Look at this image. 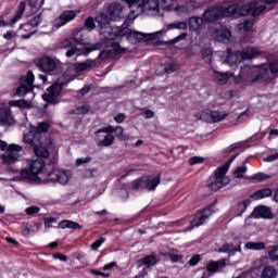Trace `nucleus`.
Returning a JSON list of instances; mask_svg holds the SVG:
<instances>
[{"label":"nucleus","instance_id":"nucleus-1","mask_svg":"<svg viewBox=\"0 0 278 278\" xmlns=\"http://www.w3.org/2000/svg\"><path fill=\"white\" fill-rule=\"evenodd\" d=\"M96 23H98L100 34L102 38H104V43L106 47H111V50L101 52V58H112V55H121V53H125L127 51V49L122 48L121 43L116 41L121 26L110 25V17L104 13H99L96 16Z\"/></svg>","mask_w":278,"mask_h":278},{"label":"nucleus","instance_id":"nucleus-2","mask_svg":"<svg viewBox=\"0 0 278 278\" xmlns=\"http://www.w3.org/2000/svg\"><path fill=\"white\" fill-rule=\"evenodd\" d=\"M75 76L71 75V70L65 71L54 83L47 89V92L42 94L43 101L49 105H58L60 101H58V97L62 94V90L64 86L71 84Z\"/></svg>","mask_w":278,"mask_h":278},{"label":"nucleus","instance_id":"nucleus-3","mask_svg":"<svg viewBox=\"0 0 278 278\" xmlns=\"http://www.w3.org/2000/svg\"><path fill=\"white\" fill-rule=\"evenodd\" d=\"M238 11V4H231L227 8L223 5L211 7L204 11L202 16L205 23H216L220 18H236V12Z\"/></svg>","mask_w":278,"mask_h":278},{"label":"nucleus","instance_id":"nucleus-4","mask_svg":"<svg viewBox=\"0 0 278 278\" xmlns=\"http://www.w3.org/2000/svg\"><path fill=\"white\" fill-rule=\"evenodd\" d=\"M247 72L252 73V81H268L270 79V73L275 77H278V61H273L269 65H262L255 72L249 66L241 67V75H244Z\"/></svg>","mask_w":278,"mask_h":278},{"label":"nucleus","instance_id":"nucleus-5","mask_svg":"<svg viewBox=\"0 0 278 278\" xmlns=\"http://www.w3.org/2000/svg\"><path fill=\"white\" fill-rule=\"evenodd\" d=\"M268 12V7L264 3L263 0H252L247 4H242L241 7L237 4L236 18H240V16H262V14H266Z\"/></svg>","mask_w":278,"mask_h":278},{"label":"nucleus","instance_id":"nucleus-6","mask_svg":"<svg viewBox=\"0 0 278 278\" xmlns=\"http://www.w3.org/2000/svg\"><path fill=\"white\" fill-rule=\"evenodd\" d=\"M238 155L239 154L232 155L229 159L227 164L222 165L220 167H218L215 170V175L213 177V180L208 185V188H211V190L213 192H218V190H220L222 188H225V186H229L231 180L229 179V177H227L225 175H227V173L229 170V164H231L236 160V157H238Z\"/></svg>","mask_w":278,"mask_h":278},{"label":"nucleus","instance_id":"nucleus-7","mask_svg":"<svg viewBox=\"0 0 278 278\" xmlns=\"http://www.w3.org/2000/svg\"><path fill=\"white\" fill-rule=\"evenodd\" d=\"M45 169V161L42 159H37L30 161L28 168H24L20 173V179L26 181L27 184H35V181L40 180V173Z\"/></svg>","mask_w":278,"mask_h":278},{"label":"nucleus","instance_id":"nucleus-8","mask_svg":"<svg viewBox=\"0 0 278 278\" xmlns=\"http://www.w3.org/2000/svg\"><path fill=\"white\" fill-rule=\"evenodd\" d=\"M227 53L226 62L230 65L240 64V62H244V60H253V58H260V55H262V51L255 48H247L242 51L238 50L235 53H231V49H228Z\"/></svg>","mask_w":278,"mask_h":278},{"label":"nucleus","instance_id":"nucleus-9","mask_svg":"<svg viewBox=\"0 0 278 278\" xmlns=\"http://www.w3.org/2000/svg\"><path fill=\"white\" fill-rule=\"evenodd\" d=\"M129 8H141L148 16H157L160 14V0H123Z\"/></svg>","mask_w":278,"mask_h":278},{"label":"nucleus","instance_id":"nucleus-10","mask_svg":"<svg viewBox=\"0 0 278 278\" xmlns=\"http://www.w3.org/2000/svg\"><path fill=\"white\" fill-rule=\"evenodd\" d=\"M216 203H218V201L214 200L210 206L198 212L193 219L190 222V227L186 228V231H192L194 227H201V225H205V223L210 220V216L214 214V207H216Z\"/></svg>","mask_w":278,"mask_h":278},{"label":"nucleus","instance_id":"nucleus-11","mask_svg":"<svg viewBox=\"0 0 278 278\" xmlns=\"http://www.w3.org/2000/svg\"><path fill=\"white\" fill-rule=\"evenodd\" d=\"M45 175L46 181L50 184H60L61 186H66V184L71 181V177H73V174H71L70 170L59 168H53L50 172H45Z\"/></svg>","mask_w":278,"mask_h":278},{"label":"nucleus","instance_id":"nucleus-12","mask_svg":"<svg viewBox=\"0 0 278 278\" xmlns=\"http://www.w3.org/2000/svg\"><path fill=\"white\" fill-rule=\"evenodd\" d=\"M49 123L41 122L35 127L33 130H30L28 134L24 135V141L27 144H36V140H42L46 139L42 137V134H47L49 131Z\"/></svg>","mask_w":278,"mask_h":278},{"label":"nucleus","instance_id":"nucleus-13","mask_svg":"<svg viewBox=\"0 0 278 278\" xmlns=\"http://www.w3.org/2000/svg\"><path fill=\"white\" fill-rule=\"evenodd\" d=\"M21 151H23V147L15 143L10 144L7 149V152L2 154L3 164L10 166L11 164L18 162V159L21 157Z\"/></svg>","mask_w":278,"mask_h":278},{"label":"nucleus","instance_id":"nucleus-14","mask_svg":"<svg viewBox=\"0 0 278 278\" xmlns=\"http://www.w3.org/2000/svg\"><path fill=\"white\" fill-rule=\"evenodd\" d=\"M34 152L37 157H49V149L53 147V140L51 139H35Z\"/></svg>","mask_w":278,"mask_h":278},{"label":"nucleus","instance_id":"nucleus-15","mask_svg":"<svg viewBox=\"0 0 278 278\" xmlns=\"http://www.w3.org/2000/svg\"><path fill=\"white\" fill-rule=\"evenodd\" d=\"M34 73L28 72L26 76H22L20 79V86L16 89L17 97H25L28 92L34 90Z\"/></svg>","mask_w":278,"mask_h":278},{"label":"nucleus","instance_id":"nucleus-16","mask_svg":"<svg viewBox=\"0 0 278 278\" xmlns=\"http://www.w3.org/2000/svg\"><path fill=\"white\" fill-rule=\"evenodd\" d=\"M77 14H79V10L63 11L61 15L52 22L53 28L60 29V27H64V25L71 23V21H75V18H77Z\"/></svg>","mask_w":278,"mask_h":278},{"label":"nucleus","instance_id":"nucleus-17","mask_svg":"<svg viewBox=\"0 0 278 278\" xmlns=\"http://www.w3.org/2000/svg\"><path fill=\"white\" fill-rule=\"evenodd\" d=\"M58 64H60V60L51 56H42L37 62V66L42 71V73H53V71L58 68Z\"/></svg>","mask_w":278,"mask_h":278},{"label":"nucleus","instance_id":"nucleus-18","mask_svg":"<svg viewBox=\"0 0 278 278\" xmlns=\"http://www.w3.org/2000/svg\"><path fill=\"white\" fill-rule=\"evenodd\" d=\"M27 8V3L25 1L20 2V5L15 12V15L9 21L0 20V27H14L16 22L23 18V14H25V9Z\"/></svg>","mask_w":278,"mask_h":278},{"label":"nucleus","instance_id":"nucleus-19","mask_svg":"<svg viewBox=\"0 0 278 278\" xmlns=\"http://www.w3.org/2000/svg\"><path fill=\"white\" fill-rule=\"evenodd\" d=\"M124 36H127L128 38H135V40H144V34L140 31H132L127 27L126 23L121 26L116 40H118L119 38H124Z\"/></svg>","mask_w":278,"mask_h":278},{"label":"nucleus","instance_id":"nucleus-20","mask_svg":"<svg viewBox=\"0 0 278 278\" xmlns=\"http://www.w3.org/2000/svg\"><path fill=\"white\" fill-rule=\"evenodd\" d=\"M96 134H115L118 140H123V138H125V128H123V126L114 127L112 125H109L106 127L98 129Z\"/></svg>","mask_w":278,"mask_h":278},{"label":"nucleus","instance_id":"nucleus-21","mask_svg":"<svg viewBox=\"0 0 278 278\" xmlns=\"http://www.w3.org/2000/svg\"><path fill=\"white\" fill-rule=\"evenodd\" d=\"M108 14L111 16L112 21L123 18V5L118 2L111 3L108 8Z\"/></svg>","mask_w":278,"mask_h":278},{"label":"nucleus","instance_id":"nucleus-22","mask_svg":"<svg viewBox=\"0 0 278 278\" xmlns=\"http://www.w3.org/2000/svg\"><path fill=\"white\" fill-rule=\"evenodd\" d=\"M3 125H14V116L8 108H0V127Z\"/></svg>","mask_w":278,"mask_h":278},{"label":"nucleus","instance_id":"nucleus-23","mask_svg":"<svg viewBox=\"0 0 278 278\" xmlns=\"http://www.w3.org/2000/svg\"><path fill=\"white\" fill-rule=\"evenodd\" d=\"M92 51H94V49H90V48L78 49L77 47L72 46L71 48L67 49L65 55L66 58H73L74 55H90Z\"/></svg>","mask_w":278,"mask_h":278},{"label":"nucleus","instance_id":"nucleus-24","mask_svg":"<svg viewBox=\"0 0 278 278\" xmlns=\"http://www.w3.org/2000/svg\"><path fill=\"white\" fill-rule=\"evenodd\" d=\"M270 208L267 206H256L253 212L250 214V218H269Z\"/></svg>","mask_w":278,"mask_h":278},{"label":"nucleus","instance_id":"nucleus-25","mask_svg":"<svg viewBox=\"0 0 278 278\" xmlns=\"http://www.w3.org/2000/svg\"><path fill=\"white\" fill-rule=\"evenodd\" d=\"M207 24L205 17L192 16L189 18L188 25L191 31H199L203 25Z\"/></svg>","mask_w":278,"mask_h":278},{"label":"nucleus","instance_id":"nucleus-26","mask_svg":"<svg viewBox=\"0 0 278 278\" xmlns=\"http://www.w3.org/2000/svg\"><path fill=\"white\" fill-rule=\"evenodd\" d=\"M231 77H233V73L231 72L220 73L215 71L213 73L214 81H216L217 84H220V86H225V84H227V81H229Z\"/></svg>","mask_w":278,"mask_h":278},{"label":"nucleus","instance_id":"nucleus-27","mask_svg":"<svg viewBox=\"0 0 278 278\" xmlns=\"http://www.w3.org/2000/svg\"><path fill=\"white\" fill-rule=\"evenodd\" d=\"M160 262V258L155 253L144 256L143 258L138 261V265L140 266H147V268H151L152 266H155Z\"/></svg>","mask_w":278,"mask_h":278},{"label":"nucleus","instance_id":"nucleus-28","mask_svg":"<svg viewBox=\"0 0 278 278\" xmlns=\"http://www.w3.org/2000/svg\"><path fill=\"white\" fill-rule=\"evenodd\" d=\"M227 266V260H219V261H210L206 265L207 273H218L220 268H225Z\"/></svg>","mask_w":278,"mask_h":278},{"label":"nucleus","instance_id":"nucleus-29","mask_svg":"<svg viewBox=\"0 0 278 278\" xmlns=\"http://www.w3.org/2000/svg\"><path fill=\"white\" fill-rule=\"evenodd\" d=\"M240 251H242L240 245L235 247L233 243H226L217 250V253H228V255H236V253H240Z\"/></svg>","mask_w":278,"mask_h":278},{"label":"nucleus","instance_id":"nucleus-30","mask_svg":"<svg viewBox=\"0 0 278 278\" xmlns=\"http://www.w3.org/2000/svg\"><path fill=\"white\" fill-rule=\"evenodd\" d=\"M75 71L84 73V71H92L94 68V61L87 60L85 62H76L74 64Z\"/></svg>","mask_w":278,"mask_h":278},{"label":"nucleus","instance_id":"nucleus-31","mask_svg":"<svg viewBox=\"0 0 278 278\" xmlns=\"http://www.w3.org/2000/svg\"><path fill=\"white\" fill-rule=\"evenodd\" d=\"M249 205H251V200H243L238 202L235 208V216H242L247 212Z\"/></svg>","mask_w":278,"mask_h":278},{"label":"nucleus","instance_id":"nucleus-32","mask_svg":"<svg viewBox=\"0 0 278 278\" xmlns=\"http://www.w3.org/2000/svg\"><path fill=\"white\" fill-rule=\"evenodd\" d=\"M268 197H273V190H270L269 188H266V189H261L254 192L251 195V199H253V201H260V199H266Z\"/></svg>","mask_w":278,"mask_h":278},{"label":"nucleus","instance_id":"nucleus-33","mask_svg":"<svg viewBox=\"0 0 278 278\" xmlns=\"http://www.w3.org/2000/svg\"><path fill=\"white\" fill-rule=\"evenodd\" d=\"M42 23V13H39L28 20V24H24L20 26V29H25V27H38Z\"/></svg>","mask_w":278,"mask_h":278},{"label":"nucleus","instance_id":"nucleus-34","mask_svg":"<svg viewBox=\"0 0 278 278\" xmlns=\"http://www.w3.org/2000/svg\"><path fill=\"white\" fill-rule=\"evenodd\" d=\"M160 181H161L160 176H156L153 179L144 178L146 190H148L149 192L155 190V188L160 186Z\"/></svg>","mask_w":278,"mask_h":278},{"label":"nucleus","instance_id":"nucleus-35","mask_svg":"<svg viewBox=\"0 0 278 278\" xmlns=\"http://www.w3.org/2000/svg\"><path fill=\"white\" fill-rule=\"evenodd\" d=\"M59 228L60 229H81V225H79V223L77 222L63 219L59 223Z\"/></svg>","mask_w":278,"mask_h":278},{"label":"nucleus","instance_id":"nucleus-36","mask_svg":"<svg viewBox=\"0 0 278 278\" xmlns=\"http://www.w3.org/2000/svg\"><path fill=\"white\" fill-rule=\"evenodd\" d=\"M106 135L104 136L103 140H99L97 146L98 147H112L114 144L115 137L112 135V132H105Z\"/></svg>","mask_w":278,"mask_h":278},{"label":"nucleus","instance_id":"nucleus-37","mask_svg":"<svg viewBox=\"0 0 278 278\" xmlns=\"http://www.w3.org/2000/svg\"><path fill=\"white\" fill-rule=\"evenodd\" d=\"M261 278H277V269L274 266L264 267Z\"/></svg>","mask_w":278,"mask_h":278},{"label":"nucleus","instance_id":"nucleus-38","mask_svg":"<svg viewBox=\"0 0 278 278\" xmlns=\"http://www.w3.org/2000/svg\"><path fill=\"white\" fill-rule=\"evenodd\" d=\"M170 29H188V23L175 21L174 23H170L166 26V31H170Z\"/></svg>","mask_w":278,"mask_h":278},{"label":"nucleus","instance_id":"nucleus-39","mask_svg":"<svg viewBox=\"0 0 278 278\" xmlns=\"http://www.w3.org/2000/svg\"><path fill=\"white\" fill-rule=\"evenodd\" d=\"M245 249L249 251H264L266 249V243L264 242H248L245 243Z\"/></svg>","mask_w":278,"mask_h":278},{"label":"nucleus","instance_id":"nucleus-40","mask_svg":"<svg viewBox=\"0 0 278 278\" xmlns=\"http://www.w3.org/2000/svg\"><path fill=\"white\" fill-rule=\"evenodd\" d=\"M226 116H229V114L225 112L211 111L212 123H220V121H225Z\"/></svg>","mask_w":278,"mask_h":278},{"label":"nucleus","instance_id":"nucleus-41","mask_svg":"<svg viewBox=\"0 0 278 278\" xmlns=\"http://www.w3.org/2000/svg\"><path fill=\"white\" fill-rule=\"evenodd\" d=\"M162 68L164 73H166L167 75H170L172 73H175V71H179V63L172 62V63H168L167 65H162Z\"/></svg>","mask_w":278,"mask_h":278},{"label":"nucleus","instance_id":"nucleus-42","mask_svg":"<svg viewBox=\"0 0 278 278\" xmlns=\"http://www.w3.org/2000/svg\"><path fill=\"white\" fill-rule=\"evenodd\" d=\"M247 179H250L251 181H266V179H270V176L264 173H256L252 176H249Z\"/></svg>","mask_w":278,"mask_h":278},{"label":"nucleus","instance_id":"nucleus-43","mask_svg":"<svg viewBox=\"0 0 278 278\" xmlns=\"http://www.w3.org/2000/svg\"><path fill=\"white\" fill-rule=\"evenodd\" d=\"M74 46H75V37H70V38L63 39L59 43L60 49H71Z\"/></svg>","mask_w":278,"mask_h":278},{"label":"nucleus","instance_id":"nucleus-44","mask_svg":"<svg viewBox=\"0 0 278 278\" xmlns=\"http://www.w3.org/2000/svg\"><path fill=\"white\" fill-rule=\"evenodd\" d=\"M131 190H144V177L135 179L131 182Z\"/></svg>","mask_w":278,"mask_h":278},{"label":"nucleus","instance_id":"nucleus-45","mask_svg":"<svg viewBox=\"0 0 278 278\" xmlns=\"http://www.w3.org/2000/svg\"><path fill=\"white\" fill-rule=\"evenodd\" d=\"M247 170H248L247 166H239L233 169L232 175L236 179H242Z\"/></svg>","mask_w":278,"mask_h":278},{"label":"nucleus","instance_id":"nucleus-46","mask_svg":"<svg viewBox=\"0 0 278 278\" xmlns=\"http://www.w3.org/2000/svg\"><path fill=\"white\" fill-rule=\"evenodd\" d=\"M202 59L206 64H212V50L210 48L202 50Z\"/></svg>","mask_w":278,"mask_h":278},{"label":"nucleus","instance_id":"nucleus-47","mask_svg":"<svg viewBox=\"0 0 278 278\" xmlns=\"http://www.w3.org/2000/svg\"><path fill=\"white\" fill-rule=\"evenodd\" d=\"M200 121L204 123H212V111H202L200 113Z\"/></svg>","mask_w":278,"mask_h":278},{"label":"nucleus","instance_id":"nucleus-48","mask_svg":"<svg viewBox=\"0 0 278 278\" xmlns=\"http://www.w3.org/2000/svg\"><path fill=\"white\" fill-rule=\"evenodd\" d=\"M9 105L11 108H27V101L26 100H12L9 102Z\"/></svg>","mask_w":278,"mask_h":278},{"label":"nucleus","instance_id":"nucleus-49","mask_svg":"<svg viewBox=\"0 0 278 278\" xmlns=\"http://www.w3.org/2000/svg\"><path fill=\"white\" fill-rule=\"evenodd\" d=\"M249 119V111L242 112L240 115H238L235 125H239V123H247Z\"/></svg>","mask_w":278,"mask_h":278},{"label":"nucleus","instance_id":"nucleus-50","mask_svg":"<svg viewBox=\"0 0 278 278\" xmlns=\"http://www.w3.org/2000/svg\"><path fill=\"white\" fill-rule=\"evenodd\" d=\"M105 242V237H101L100 239L96 240L93 243H91V250L98 251V249Z\"/></svg>","mask_w":278,"mask_h":278},{"label":"nucleus","instance_id":"nucleus-51","mask_svg":"<svg viewBox=\"0 0 278 278\" xmlns=\"http://www.w3.org/2000/svg\"><path fill=\"white\" fill-rule=\"evenodd\" d=\"M203 162H205V159L201 156H192L189 159L190 166H194L197 164H203Z\"/></svg>","mask_w":278,"mask_h":278},{"label":"nucleus","instance_id":"nucleus-52","mask_svg":"<svg viewBox=\"0 0 278 278\" xmlns=\"http://www.w3.org/2000/svg\"><path fill=\"white\" fill-rule=\"evenodd\" d=\"M90 112V105L85 104L81 106H78L76 109V114L80 115V114H88Z\"/></svg>","mask_w":278,"mask_h":278},{"label":"nucleus","instance_id":"nucleus-53","mask_svg":"<svg viewBox=\"0 0 278 278\" xmlns=\"http://www.w3.org/2000/svg\"><path fill=\"white\" fill-rule=\"evenodd\" d=\"M25 212L28 216H34V214H38L40 212V208L36 205H33L27 207Z\"/></svg>","mask_w":278,"mask_h":278},{"label":"nucleus","instance_id":"nucleus-54","mask_svg":"<svg viewBox=\"0 0 278 278\" xmlns=\"http://www.w3.org/2000/svg\"><path fill=\"white\" fill-rule=\"evenodd\" d=\"M85 27H87V29H94V27H97V25L94 24V18L92 17H87L85 21Z\"/></svg>","mask_w":278,"mask_h":278},{"label":"nucleus","instance_id":"nucleus-55","mask_svg":"<svg viewBox=\"0 0 278 278\" xmlns=\"http://www.w3.org/2000/svg\"><path fill=\"white\" fill-rule=\"evenodd\" d=\"M168 257L170 262H173V264H177V262H181V260H184V255L173 254V253H169Z\"/></svg>","mask_w":278,"mask_h":278},{"label":"nucleus","instance_id":"nucleus-56","mask_svg":"<svg viewBox=\"0 0 278 278\" xmlns=\"http://www.w3.org/2000/svg\"><path fill=\"white\" fill-rule=\"evenodd\" d=\"M91 161H92L91 156L79 157L76 160V166H81V164H88Z\"/></svg>","mask_w":278,"mask_h":278},{"label":"nucleus","instance_id":"nucleus-57","mask_svg":"<svg viewBox=\"0 0 278 278\" xmlns=\"http://www.w3.org/2000/svg\"><path fill=\"white\" fill-rule=\"evenodd\" d=\"M241 29H243L244 31H251V29H253V22L251 21H245L241 24Z\"/></svg>","mask_w":278,"mask_h":278},{"label":"nucleus","instance_id":"nucleus-58","mask_svg":"<svg viewBox=\"0 0 278 278\" xmlns=\"http://www.w3.org/2000/svg\"><path fill=\"white\" fill-rule=\"evenodd\" d=\"M188 38V33H181L176 38L172 40L173 45H177V42H181V40H186Z\"/></svg>","mask_w":278,"mask_h":278},{"label":"nucleus","instance_id":"nucleus-59","mask_svg":"<svg viewBox=\"0 0 278 278\" xmlns=\"http://www.w3.org/2000/svg\"><path fill=\"white\" fill-rule=\"evenodd\" d=\"M201 262V255L195 254L189 260V266H197Z\"/></svg>","mask_w":278,"mask_h":278},{"label":"nucleus","instance_id":"nucleus-60","mask_svg":"<svg viewBox=\"0 0 278 278\" xmlns=\"http://www.w3.org/2000/svg\"><path fill=\"white\" fill-rule=\"evenodd\" d=\"M127 118V116L125 115V113H119L117 115L114 116V121L115 123H117L118 125H121L122 123H125V119Z\"/></svg>","mask_w":278,"mask_h":278},{"label":"nucleus","instance_id":"nucleus-61","mask_svg":"<svg viewBox=\"0 0 278 278\" xmlns=\"http://www.w3.org/2000/svg\"><path fill=\"white\" fill-rule=\"evenodd\" d=\"M56 222H58V219H55V217H46L43 219L46 229H50L51 224L56 223Z\"/></svg>","mask_w":278,"mask_h":278},{"label":"nucleus","instance_id":"nucleus-62","mask_svg":"<svg viewBox=\"0 0 278 278\" xmlns=\"http://www.w3.org/2000/svg\"><path fill=\"white\" fill-rule=\"evenodd\" d=\"M269 258H271L274 262L278 261V247H275L271 251L268 253Z\"/></svg>","mask_w":278,"mask_h":278},{"label":"nucleus","instance_id":"nucleus-63","mask_svg":"<svg viewBox=\"0 0 278 278\" xmlns=\"http://www.w3.org/2000/svg\"><path fill=\"white\" fill-rule=\"evenodd\" d=\"M91 275H94L96 277H105L110 278V274H105L96 269H91Z\"/></svg>","mask_w":278,"mask_h":278},{"label":"nucleus","instance_id":"nucleus-64","mask_svg":"<svg viewBox=\"0 0 278 278\" xmlns=\"http://www.w3.org/2000/svg\"><path fill=\"white\" fill-rule=\"evenodd\" d=\"M277 160H278V153H275L265 157L264 162H277Z\"/></svg>","mask_w":278,"mask_h":278}]
</instances>
